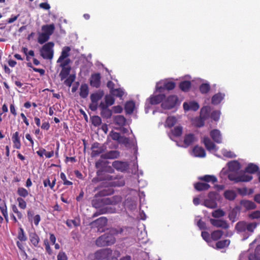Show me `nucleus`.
I'll return each mask as SVG.
<instances>
[{"label": "nucleus", "instance_id": "obj_1", "mask_svg": "<svg viewBox=\"0 0 260 260\" xmlns=\"http://www.w3.org/2000/svg\"><path fill=\"white\" fill-rule=\"evenodd\" d=\"M248 216L252 219H259V221L258 222H247L244 221H241L236 223L235 230L238 233L243 235V240L248 238L254 232L257 225L260 223V212H251Z\"/></svg>", "mask_w": 260, "mask_h": 260}, {"label": "nucleus", "instance_id": "obj_2", "mask_svg": "<svg viewBox=\"0 0 260 260\" xmlns=\"http://www.w3.org/2000/svg\"><path fill=\"white\" fill-rule=\"evenodd\" d=\"M129 229V228L126 227L124 228H111L109 230V233H105L99 237L96 240L95 244L98 247H104L113 244L116 241L114 235L119 234H122L124 232L125 233L123 235H126V232Z\"/></svg>", "mask_w": 260, "mask_h": 260}, {"label": "nucleus", "instance_id": "obj_3", "mask_svg": "<svg viewBox=\"0 0 260 260\" xmlns=\"http://www.w3.org/2000/svg\"><path fill=\"white\" fill-rule=\"evenodd\" d=\"M99 196L95 195L94 199L92 200L93 207L98 209L102 207L105 205H116L121 202V198L118 196H113L110 198H99Z\"/></svg>", "mask_w": 260, "mask_h": 260}, {"label": "nucleus", "instance_id": "obj_4", "mask_svg": "<svg viewBox=\"0 0 260 260\" xmlns=\"http://www.w3.org/2000/svg\"><path fill=\"white\" fill-rule=\"evenodd\" d=\"M54 43L48 42L44 45L40 50L41 56L45 59H52L53 57Z\"/></svg>", "mask_w": 260, "mask_h": 260}, {"label": "nucleus", "instance_id": "obj_5", "mask_svg": "<svg viewBox=\"0 0 260 260\" xmlns=\"http://www.w3.org/2000/svg\"><path fill=\"white\" fill-rule=\"evenodd\" d=\"M91 156L94 157L104 154L107 150V147L105 145H101L98 142L93 143L91 147Z\"/></svg>", "mask_w": 260, "mask_h": 260}, {"label": "nucleus", "instance_id": "obj_6", "mask_svg": "<svg viewBox=\"0 0 260 260\" xmlns=\"http://www.w3.org/2000/svg\"><path fill=\"white\" fill-rule=\"evenodd\" d=\"M228 178L231 181H234L235 182H249L250 181L253 177L250 175L243 174L239 176H236L234 174L230 173L228 175Z\"/></svg>", "mask_w": 260, "mask_h": 260}, {"label": "nucleus", "instance_id": "obj_7", "mask_svg": "<svg viewBox=\"0 0 260 260\" xmlns=\"http://www.w3.org/2000/svg\"><path fill=\"white\" fill-rule=\"evenodd\" d=\"M112 251L110 248H104L97 250L94 253V259L103 260L112 255Z\"/></svg>", "mask_w": 260, "mask_h": 260}, {"label": "nucleus", "instance_id": "obj_8", "mask_svg": "<svg viewBox=\"0 0 260 260\" xmlns=\"http://www.w3.org/2000/svg\"><path fill=\"white\" fill-rule=\"evenodd\" d=\"M176 86V84L173 81H164L163 82H158L156 85V90L161 92L164 90H170L173 89Z\"/></svg>", "mask_w": 260, "mask_h": 260}, {"label": "nucleus", "instance_id": "obj_9", "mask_svg": "<svg viewBox=\"0 0 260 260\" xmlns=\"http://www.w3.org/2000/svg\"><path fill=\"white\" fill-rule=\"evenodd\" d=\"M178 101V98L176 95H170L161 104V107L165 109H171L174 108Z\"/></svg>", "mask_w": 260, "mask_h": 260}, {"label": "nucleus", "instance_id": "obj_10", "mask_svg": "<svg viewBox=\"0 0 260 260\" xmlns=\"http://www.w3.org/2000/svg\"><path fill=\"white\" fill-rule=\"evenodd\" d=\"M112 167L118 171L125 172L129 168V164L126 161L115 160L112 162Z\"/></svg>", "mask_w": 260, "mask_h": 260}, {"label": "nucleus", "instance_id": "obj_11", "mask_svg": "<svg viewBox=\"0 0 260 260\" xmlns=\"http://www.w3.org/2000/svg\"><path fill=\"white\" fill-rule=\"evenodd\" d=\"M107 219L105 217H101L92 222V224L98 228V232H103L104 231L102 228L106 225Z\"/></svg>", "mask_w": 260, "mask_h": 260}, {"label": "nucleus", "instance_id": "obj_12", "mask_svg": "<svg viewBox=\"0 0 260 260\" xmlns=\"http://www.w3.org/2000/svg\"><path fill=\"white\" fill-rule=\"evenodd\" d=\"M101 76L100 73H94L91 75L90 79V85L95 88H99L101 85Z\"/></svg>", "mask_w": 260, "mask_h": 260}, {"label": "nucleus", "instance_id": "obj_13", "mask_svg": "<svg viewBox=\"0 0 260 260\" xmlns=\"http://www.w3.org/2000/svg\"><path fill=\"white\" fill-rule=\"evenodd\" d=\"M120 156V152L117 150H110L101 155V158L105 159L117 158Z\"/></svg>", "mask_w": 260, "mask_h": 260}, {"label": "nucleus", "instance_id": "obj_14", "mask_svg": "<svg viewBox=\"0 0 260 260\" xmlns=\"http://www.w3.org/2000/svg\"><path fill=\"white\" fill-rule=\"evenodd\" d=\"M210 221L213 226L217 228H221L223 229H227L229 228V224L225 220L211 218Z\"/></svg>", "mask_w": 260, "mask_h": 260}, {"label": "nucleus", "instance_id": "obj_15", "mask_svg": "<svg viewBox=\"0 0 260 260\" xmlns=\"http://www.w3.org/2000/svg\"><path fill=\"white\" fill-rule=\"evenodd\" d=\"M165 98V95L160 94L155 95H151L148 99L149 103L151 105H157L162 102Z\"/></svg>", "mask_w": 260, "mask_h": 260}, {"label": "nucleus", "instance_id": "obj_16", "mask_svg": "<svg viewBox=\"0 0 260 260\" xmlns=\"http://www.w3.org/2000/svg\"><path fill=\"white\" fill-rule=\"evenodd\" d=\"M197 141V138L193 134H186L184 137V147L186 148L192 145L195 141Z\"/></svg>", "mask_w": 260, "mask_h": 260}, {"label": "nucleus", "instance_id": "obj_17", "mask_svg": "<svg viewBox=\"0 0 260 260\" xmlns=\"http://www.w3.org/2000/svg\"><path fill=\"white\" fill-rule=\"evenodd\" d=\"M71 51V48L69 46L64 47L61 53V55L57 60V63L61 62L63 60L66 59L70 56V52Z\"/></svg>", "mask_w": 260, "mask_h": 260}, {"label": "nucleus", "instance_id": "obj_18", "mask_svg": "<svg viewBox=\"0 0 260 260\" xmlns=\"http://www.w3.org/2000/svg\"><path fill=\"white\" fill-rule=\"evenodd\" d=\"M12 140L13 143L14 148H16L17 149H20L21 144L20 142L19 133L18 132H16L13 134L12 137Z\"/></svg>", "mask_w": 260, "mask_h": 260}, {"label": "nucleus", "instance_id": "obj_19", "mask_svg": "<svg viewBox=\"0 0 260 260\" xmlns=\"http://www.w3.org/2000/svg\"><path fill=\"white\" fill-rule=\"evenodd\" d=\"M248 259L260 260V245H257L254 250L249 253Z\"/></svg>", "mask_w": 260, "mask_h": 260}, {"label": "nucleus", "instance_id": "obj_20", "mask_svg": "<svg viewBox=\"0 0 260 260\" xmlns=\"http://www.w3.org/2000/svg\"><path fill=\"white\" fill-rule=\"evenodd\" d=\"M210 136L214 141L217 143H221V136L218 129H215L211 131Z\"/></svg>", "mask_w": 260, "mask_h": 260}, {"label": "nucleus", "instance_id": "obj_21", "mask_svg": "<svg viewBox=\"0 0 260 260\" xmlns=\"http://www.w3.org/2000/svg\"><path fill=\"white\" fill-rule=\"evenodd\" d=\"M192 152L196 157H204L206 156V152L202 147L196 146L193 148Z\"/></svg>", "mask_w": 260, "mask_h": 260}, {"label": "nucleus", "instance_id": "obj_22", "mask_svg": "<svg viewBox=\"0 0 260 260\" xmlns=\"http://www.w3.org/2000/svg\"><path fill=\"white\" fill-rule=\"evenodd\" d=\"M196 190L201 191L208 190L210 186L207 183L198 182L194 184Z\"/></svg>", "mask_w": 260, "mask_h": 260}, {"label": "nucleus", "instance_id": "obj_23", "mask_svg": "<svg viewBox=\"0 0 260 260\" xmlns=\"http://www.w3.org/2000/svg\"><path fill=\"white\" fill-rule=\"evenodd\" d=\"M55 26L54 24L44 25L42 26L43 32L50 36L54 32Z\"/></svg>", "mask_w": 260, "mask_h": 260}, {"label": "nucleus", "instance_id": "obj_24", "mask_svg": "<svg viewBox=\"0 0 260 260\" xmlns=\"http://www.w3.org/2000/svg\"><path fill=\"white\" fill-rule=\"evenodd\" d=\"M199 179L201 181L206 182L205 183L212 182L214 183L217 182V178L214 175H205L203 176L199 177Z\"/></svg>", "mask_w": 260, "mask_h": 260}, {"label": "nucleus", "instance_id": "obj_25", "mask_svg": "<svg viewBox=\"0 0 260 260\" xmlns=\"http://www.w3.org/2000/svg\"><path fill=\"white\" fill-rule=\"evenodd\" d=\"M104 96V92L103 91H99L95 93H92L90 95V100L93 104H96L100 101Z\"/></svg>", "mask_w": 260, "mask_h": 260}, {"label": "nucleus", "instance_id": "obj_26", "mask_svg": "<svg viewBox=\"0 0 260 260\" xmlns=\"http://www.w3.org/2000/svg\"><path fill=\"white\" fill-rule=\"evenodd\" d=\"M88 93L89 88L87 84L86 83L81 84L80 87V96L83 99H85L87 97Z\"/></svg>", "mask_w": 260, "mask_h": 260}, {"label": "nucleus", "instance_id": "obj_27", "mask_svg": "<svg viewBox=\"0 0 260 260\" xmlns=\"http://www.w3.org/2000/svg\"><path fill=\"white\" fill-rule=\"evenodd\" d=\"M224 94L220 92L214 94L211 99V103L213 105H216L219 104L223 99Z\"/></svg>", "mask_w": 260, "mask_h": 260}, {"label": "nucleus", "instance_id": "obj_28", "mask_svg": "<svg viewBox=\"0 0 260 260\" xmlns=\"http://www.w3.org/2000/svg\"><path fill=\"white\" fill-rule=\"evenodd\" d=\"M29 240L32 244L36 247H39L40 238L36 233H30L29 235Z\"/></svg>", "mask_w": 260, "mask_h": 260}, {"label": "nucleus", "instance_id": "obj_29", "mask_svg": "<svg viewBox=\"0 0 260 260\" xmlns=\"http://www.w3.org/2000/svg\"><path fill=\"white\" fill-rule=\"evenodd\" d=\"M61 68V70L59 74V76L60 78V80L62 81L66 79L69 75L71 70V68L70 67Z\"/></svg>", "mask_w": 260, "mask_h": 260}, {"label": "nucleus", "instance_id": "obj_30", "mask_svg": "<svg viewBox=\"0 0 260 260\" xmlns=\"http://www.w3.org/2000/svg\"><path fill=\"white\" fill-rule=\"evenodd\" d=\"M191 86V82L189 81H183L180 82L179 87L183 92H188L189 91Z\"/></svg>", "mask_w": 260, "mask_h": 260}, {"label": "nucleus", "instance_id": "obj_31", "mask_svg": "<svg viewBox=\"0 0 260 260\" xmlns=\"http://www.w3.org/2000/svg\"><path fill=\"white\" fill-rule=\"evenodd\" d=\"M114 123L119 126H123L125 125L126 119L122 115H117L114 118Z\"/></svg>", "mask_w": 260, "mask_h": 260}, {"label": "nucleus", "instance_id": "obj_32", "mask_svg": "<svg viewBox=\"0 0 260 260\" xmlns=\"http://www.w3.org/2000/svg\"><path fill=\"white\" fill-rule=\"evenodd\" d=\"M135 108V103L132 101H128L126 103L124 107L125 112L127 114H132L133 113Z\"/></svg>", "mask_w": 260, "mask_h": 260}, {"label": "nucleus", "instance_id": "obj_33", "mask_svg": "<svg viewBox=\"0 0 260 260\" xmlns=\"http://www.w3.org/2000/svg\"><path fill=\"white\" fill-rule=\"evenodd\" d=\"M241 205L246 210H252L255 208V204L254 202L248 200L242 201Z\"/></svg>", "mask_w": 260, "mask_h": 260}, {"label": "nucleus", "instance_id": "obj_34", "mask_svg": "<svg viewBox=\"0 0 260 260\" xmlns=\"http://www.w3.org/2000/svg\"><path fill=\"white\" fill-rule=\"evenodd\" d=\"M204 143L206 149L209 151H211L215 149L216 145L211 140L206 137L204 139Z\"/></svg>", "mask_w": 260, "mask_h": 260}, {"label": "nucleus", "instance_id": "obj_35", "mask_svg": "<svg viewBox=\"0 0 260 260\" xmlns=\"http://www.w3.org/2000/svg\"><path fill=\"white\" fill-rule=\"evenodd\" d=\"M259 168L257 165L250 163L245 169V172L250 174H254L257 172Z\"/></svg>", "mask_w": 260, "mask_h": 260}, {"label": "nucleus", "instance_id": "obj_36", "mask_svg": "<svg viewBox=\"0 0 260 260\" xmlns=\"http://www.w3.org/2000/svg\"><path fill=\"white\" fill-rule=\"evenodd\" d=\"M204 205L205 206L211 209H214L217 207L216 201L209 199L205 200Z\"/></svg>", "mask_w": 260, "mask_h": 260}, {"label": "nucleus", "instance_id": "obj_37", "mask_svg": "<svg viewBox=\"0 0 260 260\" xmlns=\"http://www.w3.org/2000/svg\"><path fill=\"white\" fill-rule=\"evenodd\" d=\"M223 235V232L221 230H216L211 234V239L214 241H217L220 239Z\"/></svg>", "mask_w": 260, "mask_h": 260}, {"label": "nucleus", "instance_id": "obj_38", "mask_svg": "<svg viewBox=\"0 0 260 260\" xmlns=\"http://www.w3.org/2000/svg\"><path fill=\"white\" fill-rule=\"evenodd\" d=\"M230 243V240L228 239L220 240L216 242V248L217 249H222L227 247Z\"/></svg>", "mask_w": 260, "mask_h": 260}, {"label": "nucleus", "instance_id": "obj_39", "mask_svg": "<svg viewBox=\"0 0 260 260\" xmlns=\"http://www.w3.org/2000/svg\"><path fill=\"white\" fill-rule=\"evenodd\" d=\"M224 196L225 199L233 201L236 198L237 195L234 191L228 190L224 191Z\"/></svg>", "mask_w": 260, "mask_h": 260}, {"label": "nucleus", "instance_id": "obj_40", "mask_svg": "<svg viewBox=\"0 0 260 260\" xmlns=\"http://www.w3.org/2000/svg\"><path fill=\"white\" fill-rule=\"evenodd\" d=\"M183 128L181 126H176L171 130L172 134L175 137H179L182 134Z\"/></svg>", "mask_w": 260, "mask_h": 260}, {"label": "nucleus", "instance_id": "obj_41", "mask_svg": "<svg viewBox=\"0 0 260 260\" xmlns=\"http://www.w3.org/2000/svg\"><path fill=\"white\" fill-rule=\"evenodd\" d=\"M211 89L209 83H202L199 87V90L201 93L206 94L209 92Z\"/></svg>", "mask_w": 260, "mask_h": 260}, {"label": "nucleus", "instance_id": "obj_42", "mask_svg": "<svg viewBox=\"0 0 260 260\" xmlns=\"http://www.w3.org/2000/svg\"><path fill=\"white\" fill-rule=\"evenodd\" d=\"M228 167L231 171H236L240 169V164L237 161H233L228 163Z\"/></svg>", "mask_w": 260, "mask_h": 260}, {"label": "nucleus", "instance_id": "obj_43", "mask_svg": "<svg viewBox=\"0 0 260 260\" xmlns=\"http://www.w3.org/2000/svg\"><path fill=\"white\" fill-rule=\"evenodd\" d=\"M177 119L174 116L168 117L166 121V126L169 128L172 127L176 123Z\"/></svg>", "mask_w": 260, "mask_h": 260}, {"label": "nucleus", "instance_id": "obj_44", "mask_svg": "<svg viewBox=\"0 0 260 260\" xmlns=\"http://www.w3.org/2000/svg\"><path fill=\"white\" fill-rule=\"evenodd\" d=\"M50 36L44 32L40 34L39 36L38 42L40 44H43L49 39Z\"/></svg>", "mask_w": 260, "mask_h": 260}, {"label": "nucleus", "instance_id": "obj_45", "mask_svg": "<svg viewBox=\"0 0 260 260\" xmlns=\"http://www.w3.org/2000/svg\"><path fill=\"white\" fill-rule=\"evenodd\" d=\"M209 116V108L208 107H203L200 111V117L203 119L207 118Z\"/></svg>", "mask_w": 260, "mask_h": 260}, {"label": "nucleus", "instance_id": "obj_46", "mask_svg": "<svg viewBox=\"0 0 260 260\" xmlns=\"http://www.w3.org/2000/svg\"><path fill=\"white\" fill-rule=\"evenodd\" d=\"M110 93L116 97L122 98L124 94V92L121 88H117L110 91Z\"/></svg>", "mask_w": 260, "mask_h": 260}, {"label": "nucleus", "instance_id": "obj_47", "mask_svg": "<svg viewBox=\"0 0 260 260\" xmlns=\"http://www.w3.org/2000/svg\"><path fill=\"white\" fill-rule=\"evenodd\" d=\"M32 216L33 215L31 214V212H28V217L29 220H32V219H33L35 224L36 225H38L41 219L40 215H36L34 217Z\"/></svg>", "mask_w": 260, "mask_h": 260}, {"label": "nucleus", "instance_id": "obj_48", "mask_svg": "<svg viewBox=\"0 0 260 260\" xmlns=\"http://www.w3.org/2000/svg\"><path fill=\"white\" fill-rule=\"evenodd\" d=\"M75 75H70L69 76L64 80V84L68 87H70L73 82L75 81Z\"/></svg>", "mask_w": 260, "mask_h": 260}, {"label": "nucleus", "instance_id": "obj_49", "mask_svg": "<svg viewBox=\"0 0 260 260\" xmlns=\"http://www.w3.org/2000/svg\"><path fill=\"white\" fill-rule=\"evenodd\" d=\"M112 192L113 191L109 189H104L98 192L96 194V196H99L100 197H104L112 194Z\"/></svg>", "mask_w": 260, "mask_h": 260}, {"label": "nucleus", "instance_id": "obj_50", "mask_svg": "<svg viewBox=\"0 0 260 260\" xmlns=\"http://www.w3.org/2000/svg\"><path fill=\"white\" fill-rule=\"evenodd\" d=\"M112 114V111L109 109H104L101 112V115L103 118H110Z\"/></svg>", "mask_w": 260, "mask_h": 260}, {"label": "nucleus", "instance_id": "obj_51", "mask_svg": "<svg viewBox=\"0 0 260 260\" xmlns=\"http://www.w3.org/2000/svg\"><path fill=\"white\" fill-rule=\"evenodd\" d=\"M17 193L23 198H25L28 195V191L23 187H19L17 189Z\"/></svg>", "mask_w": 260, "mask_h": 260}, {"label": "nucleus", "instance_id": "obj_52", "mask_svg": "<svg viewBox=\"0 0 260 260\" xmlns=\"http://www.w3.org/2000/svg\"><path fill=\"white\" fill-rule=\"evenodd\" d=\"M201 236L203 239L206 241L207 243H210L211 242V235L209 234V233L207 232H202L201 233Z\"/></svg>", "mask_w": 260, "mask_h": 260}, {"label": "nucleus", "instance_id": "obj_53", "mask_svg": "<svg viewBox=\"0 0 260 260\" xmlns=\"http://www.w3.org/2000/svg\"><path fill=\"white\" fill-rule=\"evenodd\" d=\"M110 136L113 140L117 141L120 142V139L122 138L120 136V133L111 131L110 133Z\"/></svg>", "mask_w": 260, "mask_h": 260}, {"label": "nucleus", "instance_id": "obj_54", "mask_svg": "<svg viewBox=\"0 0 260 260\" xmlns=\"http://www.w3.org/2000/svg\"><path fill=\"white\" fill-rule=\"evenodd\" d=\"M239 212H230L229 217L230 220L234 222L239 219Z\"/></svg>", "mask_w": 260, "mask_h": 260}, {"label": "nucleus", "instance_id": "obj_55", "mask_svg": "<svg viewBox=\"0 0 260 260\" xmlns=\"http://www.w3.org/2000/svg\"><path fill=\"white\" fill-rule=\"evenodd\" d=\"M92 123L95 126L100 125L102 123L101 118L98 116H93L92 119Z\"/></svg>", "mask_w": 260, "mask_h": 260}, {"label": "nucleus", "instance_id": "obj_56", "mask_svg": "<svg viewBox=\"0 0 260 260\" xmlns=\"http://www.w3.org/2000/svg\"><path fill=\"white\" fill-rule=\"evenodd\" d=\"M115 99L111 95H106L105 96V102L108 106H111L114 104Z\"/></svg>", "mask_w": 260, "mask_h": 260}, {"label": "nucleus", "instance_id": "obj_57", "mask_svg": "<svg viewBox=\"0 0 260 260\" xmlns=\"http://www.w3.org/2000/svg\"><path fill=\"white\" fill-rule=\"evenodd\" d=\"M237 190H238V192H239V193L242 196H245L248 194H250V193H252L253 191L252 189H250V191L248 192V189L246 187L238 188L237 189Z\"/></svg>", "mask_w": 260, "mask_h": 260}, {"label": "nucleus", "instance_id": "obj_58", "mask_svg": "<svg viewBox=\"0 0 260 260\" xmlns=\"http://www.w3.org/2000/svg\"><path fill=\"white\" fill-rule=\"evenodd\" d=\"M18 233V239L21 241H25L27 240V237L25 235L24 232L22 228H20Z\"/></svg>", "mask_w": 260, "mask_h": 260}, {"label": "nucleus", "instance_id": "obj_59", "mask_svg": "<svg viewBox=\"0 0 260 260\" xmlns=\"http://www.w3.org/2000/svg\"><path fill=\"white\" fill-rule=\"evenodd\" d=\"M60 178L63 181V183L64 185H71L73 184V183L71 181H69V180H68L67 179L66 176L64 174V173L61 172L60 173Z\"/></svg>", "mask_w": 260, "mask_h": 260}, {"label": "nucleus", "instance_id": "obj_60", "mask_svg": "<svg viewBox=\"0 0 260 260\" xmlns=\"http://www.w3.org/2000/svg\"><path fill=\"white\" fill-rule=\"evenodd\" d=\"M220 113L218 111H214L212 112L211 117L215 121H218L220 117Z\"/></svg>", "mask_w": 260, "mask_h": 260}, {"label": "nucleus", "instance_id": "obj_61", "mask_svg": "<svg viewBox=\"0 0 260 260\" xmlns=\"http://www.w3.org/2000/svg\"><path fill=\"white\" fill-rule=\"evenodd\" d=\"M17 201L18 202L19 207L22 209H24L26 206L25 201L21 198H18Z\"/></svg>", "mask_w": 260, "mask_h": 260}, {"label": "nucleus", "instance_id": "obj_62", "mask_svg": "<svg viewBox=\"0 0 260 260\" xmlns=\"http://www.w3.org/2000/svg\"><path fill=\"white\" fill-rule=\"evenodd\" d=\"M197 225L201 230H204L207 229L205 222L203 221L201 219L197 221Z\"/></svg>", "mask_w": 260, "mask_h": 260}, {"label": "nucleus", "instance_id": "obj_63", "mask_svg": "<svg viewBox=\"0 0 260 260\" xmlns=\"http://www.w3.org/2000/svg\"><path fill=\"white\" fill-rule=\"evenodd\" d=\"M106 165V162L102 159H99L95 164V167L96 169L103 168Z\"/></svg>", "mask_w": 260, "mask_h": 260}, {"label": "nucleus", "instance_id": "obj_64", "mask_svg": "<svg viewBox=\"0 0 260 260\" xmlns=\"http://www.w3.org/2000/svg\"><path fill=\"white\" fill-rule=\"evenodd\" d=\"M57 260H68V257L64 252H59L57 255Z\"/></svg>", "mask_w": 260, "mask_h": 260}]
</instances>
